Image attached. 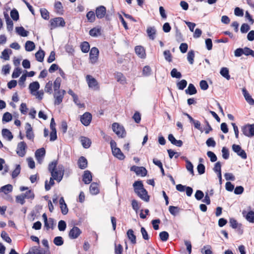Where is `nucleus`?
Returning <instances> with one entry per match:
<instances>
[{
  "label": "nucleus",
  "mask_w": 254,
  "mask_h": 254,
  "mask_svg": "<svg viewBox=\"0 0 254 254\" xmlns=\"http://www.w3.org/2000/svg\"><path fill=\"white\" fill-rule=\"evenodd\" d=\"M106 13V8L104 6L101 5L97 7L95 10L96 17L98 19H102L104 17Z\"/></svg>",
  "instance_id": "14"
},
{
  "label": "nucleus",
  "mask_w": 254,
  "mask_h": 254,
  "mask_svg": "<svg viewBox=\"0 0 254 254\" xmlns=\"http://www.w3.org/2000/svg\"><path fill=\"white\" fill-rule=\"evenodd\" d=\"M12 51L10 49H4L2 53L0 58L4 60H9V54H11Z\"/></svg>",
  "instance_id": "40"
},
{
  "label": "nucleus",
  "mask_w": 254,
  "mask_h": 254,
  "mask_svg": "<svg viewBox=\"0 0 254 254\" xmlns=\"http://www.w3.org/2000/svg\"><path fill=\"white\" fill-rule=\"evenodd\" d=\"M115 77L118 82H119L122 84H125L126 83V77L121 72H117L115 75Z\"/></svg>",
  "instance_id": "35"
},
{
  "label": "nucleus",
  "mask_w": 254,
  "mask_h": 254,
  "mask_svg": "<svg viewBox=\"0 0 254 254\" xmlns=\"http://www.w3.org/2000/svg\"><path fill=\"white\" fill-rule=\"evenodd\" d=\"M168 139L171 142L172 144L178 147H181L183 145L182 141L181 140L176 139L173 135L172 134H170L168 135Z\"/></svg>",
  "instance_id": "23"
},
{
  "label": "nucleus",
  "mask_w": 254,
  "mask_h": 254,
  "mask_svg": "<svg viewBox=\"0 0 254 254\" xmlns=\"http://www.w3.org/2000/svg\"><path fill=\"white\" fill-rule=\"evenodd\" d=\"M6 23L8 31H10L12 30L13 23L12 21L9 18L7 15V17H6Z\"/></svg>",
  "instance_id": "50"
},
{
  "label": "nucleus",
  "mask_w": 254,
  "mask_h": 254,
  "mask_svg": "<svg viewBox=\"0 0 254 254\" xmlns=\"http://www.w3.org/2000/svg\"><path fill=\"white\" fill-rule=\"evenodd\" d=\"M233 150L240 156L242 159H246L247 157V154L245 150L242 149L241 147L239 145L233 144L232 145Z\"/></svg>",
  "instance_id": "10"
},
{
  "label": "nucleus",
  "mask_w": 254,
  "mask_h": 254,
  "mask_svg": "<svg viewBox=\"0 0 254 254\" xmlns=\"http://www.w3.org/2000/svg\"><path fill=\"white\" fill-rule=\"evenodd\" d=\"M26 144L24 141L18 143L16 153L20 157H23L26 153Z\"/></svg>",
  "instance_id": "11"
},
{
  "label": "nucleus",
  "mask_w": 254,
  "mask_h": 254,
  "mask_svg": "<svg viewBox=\"0 0 254 254\" xmlns=\"http://www.w3.org/2000/svg\"><path fill=\"white\" fill-rule=\"evenodd\" d=\"M86 80L89 87L94 90H98L100 86L96 79L90 75L86 76Z\"/></svg>",
  "instance_id": "5"
},
{
  "label": "nucleus",
  "mask_w": 254,
  "mask_h": 254,
  "mask_svg": "<svg viewBox=\"0 0 254 254\" xmlns=\"http://www.w3.org/2000/svg\"><path fill=\"white\" fill-rule=\"evenodd\" d=\"M26 136L30 140H33L34 134L32 130V127L29 123H26L25 126Z\"/></svg>",
  "instance_id": "17"
},
{
  "label": "nucleus",
  "mask_w": 254,
  "mask_h": 254,
  "mask_svg": "<svg viewBox=\"0 0 254 254\" xmlns=\"http://www.w3.org/2000/svg\"><path fill=\"white\" fill-rule=\"evenodd\" d=\"M21 171V167L19 164H16L15 166V169L11 172V177L13 179L16 178L19 174H20Z\"/></svg>",
  "instance_id": "34"
},
{
  "label": "nucleus",
  "mask_w": 254,
  "mask_h": 254,
  "mask_svg": "<svg viewBox=\"0 0 254 254\" xmlns=\"http://www.w3.org/2000/svg\"><path fill=\"white\" fill-rule=\"evenodd\" d=\"M45 150L44 148L37 149L35 153V157L39 163H41L43 158L45 155Z\"/></svg>",
  "instance_id": "16"
},
{
  "label": "nucleus",
  "mask_w": 254,
  "mask_h": 254,
  "mask_svg": "<svg viewBox=\"0 0 254 254\" xmlns=\"http://www.w3.org/2000/svg\"><path fill=\"white\" fill-rule=\"evenodd\" d=\"M16 32L19 35L22 37H26L28 35V32L24 29V28L21 27H16L15 28Z\"/></svg>",
  "instance_id": "32"
},
{
  "label": "nucleus",
  "mask_w": 254,
  "mask_h": 254,
  "mask_svg": "<svg viewBox=\"0 0 254 254\" xmlns=\"http://www.w3.org/2000/svg\"><path fill=\"white\" fill-rule=\"evenodd\" d=\"M130 170L134 172L137 175H140L142 177L146 176L147 174L146 169L143 167L133 166L131 167Z\"/></svg>",
  "instance_id": "12"
},
{
  "label": "nucleus",
  "mask_w": 254,
  "mask_h": 254,
  "mask_svg": "<svg viewBox=\"0 0 254 254\" xmlns=\"http://www.w3.org/2000/svg\"><path fill=\"white\" fill-rule=\"evenodd\" d=\"M90 192L92 194H97L99 192L98 185L96 183H92L89 188Z\"/></svg>",
  "instance_id": "31"
},
{
  "label": "nucleus",
  "mask_w": 254,
  "mask_h": 254,
  "mask_svg": "<svg viewBox=\"0 0 254 254\" xmlns=\"http://www.w3.org/2000/svg\"><path fill=\"white\" fill-rule=\"evenodd\" d=\"M127 236L130 241V242L133 244H135L136 243V236L134 234V232L132 229H129L127 233Z\"/></svg>",
  "instance_id": "28"
},
{
  "label": "nucleus",
  "mask_w": 254,
  "mask_h": 254,
  "mask_svg": "<svg viewBox=\"0 0 254 254\" xmlns=\"http://www.w3.org/2000/svg\"><path fill=\"white\" fill-rule=\"evenodd\" d=\"M112 129L113 131L120 137H124L126 135V131L123 126L117 123L112 124Z\"/></svg>",
  "instance_id": "4"
},
{
  "label": "nucleus",
  "mask_w": 254,
  "mask_h": 254,
  "mask_svg": "<svg viewBox=\"0 0 254 254\" xmlns=\"http://www.w3.org/2000/svg\"><path fill=\"white\" fill-rule=\"evenodd\" d=\"M58 229L60 231H64L66 227V224L64 220H60L58 223Z\"/></svg>",
  "instance_id": "55"
},
{
  "label": "nucleus",
  "mask_w": 254,
  "mask_h": 254,
  "mask_svg": "<svg viewBox=\"0 0 254 254\" xmlns=\"http://www.w3.org/2000/svg\"><path fill=\"white\" fill-rule=\"evenodd\" d=\"M82 180L85 184H89L92 180V176L90 171H85L83 175Z\"/></svg>",
  "instance_id": "18"
},
{
  "label": "nucleus",
  "mask_w": 254,
  "mask_h": 254,
  "mask_svg": "<svg viewBox=\"0 0 254 254\" xmlns=\"http://www.w3.org/2000/svg\"><path fill=\"white\" fill-rule=\"evenodd\" d=\"M80 141L84 148H88L90 146L91 141L89 138L82 136L80 138Z\"/></svg>",
  "instance_id": "30"
},
{
  "label": "nucleus",
  "mask_w": 254,
  "mask_h": 254,
  "mask_svg": "<svg viewBox=\"0 0 254 254\" xmlns=\"http://www.w3.org/2000/svg\"><path fill=\"white\" fill-rule=\"evenodd\" d=\"M40 88V84L38 81H34L31 83L29 85V89L30 93L32 94L38 91Z\"/></svg>",
  "instance_id": "26"
},
{
  "label": "nucleus",
  "mask_w": 254,
  "mask_h": 254,
  "mask_svg": "<svg viewBox=\"0 0 254 254\" xmlns=\"http://www.w3.org/2000/svg\"><path fill=\"white\" fill-rule=\"evenodd\" d=\"M12 186L10 184H8L0 188V192H3L5 194H7L8 193L11 192L12 191Z\"/></svg>",
  "instance_id": "27"
},
{
  "label": "nucleus",
  "mask_w": 254,
  "mask_h": 254,
  "mask_svg": "<svg viewBox=\"0 0 254 254\" xmlns=\"http://www.w3.org/2000/svg\"><path fill=\"white\" fill-rule=\"evenodd\" d=\"M40 12L42 17L48 20L49 18V13L48 10L45 8H41L40 9Z\"/></svg>",
  "instance_id": "59"
},
{
  "label": "nucleus",
  "mask_w": 254,
  "mask_h": 254,
  "mask_svg": "<svg viewBox=\"0 0 254 254\" xmlns=\"http://www.w3.org/2000/svg\"><path fill=\"white\" fill-rule=\"evenodd\" d=\"M52 82L51 81H49L47 82L45 87V91L50 94L52 93Z\"/></svg>",
  "instance_id": "52"
},
{
  "label": "nucleus",
  "mask_w": 254,
  "mask_h": 254,
  "mask_svg": "<svg viewBox=\"0 0 254 254\" xmlns=\"http://www.w3.org/2000/svg\"><path fill=\"white\" fill-rule=\"evenodd\" d=\"M86 17L90 22H93L95 20V14L94 11H90L86 14Z\"/></svg>",
  "instance_id": "44"
},
{
  "label": "nucleus",
  "mask_w": 254,
  "mask_h": 254,
  "mask_svg": "<svg viewBox=\"0 0 254 254\" xmlns=\"http://www.w3.org/2000/svg\"><path fill=\"white\" fill-rule=\"evenodd\" d=\"M12 120L11 114L8 112L5 113L2 117V122H9Z\"/></svg>",
  "instance_id": "58"
},
{
  "label": "nucleus",
  "mask_w": 254,
  "mask_h": 254,
  "mask_svg": "<svg viewBox=\"0 0 254 254\" xmlns=\"http://www.w3.org/2000/svg\"><path fill=\"white\" fill-rule=\"evenodd\" d=\"M57 162L53 161L49 165V170L52 177L58 182H60L63 177L64 171V167L62 165H57Z\"/></svg>",
  "instance_id": "1"
},
{
  "label": "nucleus",
  "mask_w": 254,
  "mask_h": 254,
  "mask_svg": "<svg viewBox=\"0 0 254 254\" xmlns=\"http://www.w3.org/2000/svg\"><path fill=\"white\" fill-rule=\"evenodd\" d=\"M159 237L161 241L166 242L169 238V234L166 231H163L159 234Z\"/></svg>",
  "instance_id": "56"
},
{
  "label": "nucleus",
  "mask_w": 254,
  "mask_h": 254,
  "mask_svg": "<svg viewBox=\"0 0 254 254\" xmlns=\"http://www.w3.org/2000/svg\"><path fill=\"white\" fill-rule=\"evenodd\" d=\"M54 225V219L52 218H49L48 220H47V221L44 222V226L47 230L49 229L50 228L53 229Z\"/></svg>",
  "instance_id": "36"
},
{
  "label": "nucleus",
  "mask_w": 254,
  "mask_h": 254,
  "mask_svg": "<svg viewBox=\"0 0 254 254\" xmlns=\"http://www.w3.org/2000/svg\"><path fill=\"white\" fill-rule=\"evenodd\" d=\"M169 211L172 215L176 216L180 212V208L177 206H170Z\"/></svg>",
  "instance_id": "46"
},
{
  "label": "nucleus",
  "mask_w": 254,
  "mask_h": 254,
  "mask_svg": "<svg viewBox=\"0 0 254 254\" xmlns=\"http://www.w3.org/2000/svg\"><path fill=\"white\" fill-rule=\"evenodd\" d=\"M220 74L227 80L230 79V75L229 73V69L227 67H222L220 71Z\"/></svg>",
  "instance_id": "38"
},
{
  "label": "nucleus",
  "mask_w": 254,
  "mask_h": 254,
  "mask_svg": "<svg viewBox=\"0 0 254 254\" xmlns=\"http://www.w3.org/2000/svg\"><path fill=\"white\" fill-rule=\"evenodd\" d=\"M146 32L150 39L153 40L155 39L156 30L154 27H148L146 30Z\"/></svg>",
  "instance_id": "20"
},
{
  "label": "nucleus",
  "mask_w": 254,
  "mask_h": 254,
  "mask_svg": "<svg viewBox=\"0 0 254 254\" xmlns=\"http://www.w3.org/2000/svg\"><path fill=\"white\" fill-rule=\"evenodd\" d=\"M187 85V81L185 79H182L177 83V86L180 90H183Z\"/></svg>",
  "instance_id": "53"
},
{
  "label": "nucleus",
  "mask_w": 254,
  "mask_h": 254,
  "mask_svg": "<svg viewBox=\"0 0 254 254\" xmlns=\"http://www.w3.org/2000/svg\"><path fill=\"white\" fill-rule=\"evenodd\" d=\"M78 167L81 169H84L87 167V160L83 156L80 157L78 160Z\"/></svg>",
  "instance_id": "24"
},
{
  "label": "nucleus",
  "mask_w": 254,
  "mask_h": 254,
  "mask_svg": "<svg viewBox=\"0 0 254 254\" xmlns=\"http://www.w3.org/2000/svg\"><path fill=\"white\" fill-rule=\"evenodd\" d=\"M99 53V50L97 48L93 47L91 48L89 53V59L91 64H94L97 62Z\"/></svg>",
  "instance_id": "8"
},
{
  "label": "nucleus",
  "mask_w": 254,
  "mask_h": 254,
  "mask_svg": "<svg viewBox=\"0 0 254 254\" xmlns=\"http://www.w3.org/2000/svg\"><path fill=\"white\" fill-rule=\"evenodd\" d=\"M164 58L165 60L169 62H171L172 61V55L169 50H166L163 53Z\"/></svg>",
  "instance_id": "62"
},
{
  "label": "nucleus",
  "mask_w": 254,
  "mask_h": 254,
  "mask_svg": "<svg viewBox=\"0 0 254 254\" xmlns=\"http://www.w3.org/2000/svg\"><path fill=\"white\" fill-rule=\"evenodd\" d=\"M194 53L193 51H189L187 55V59L189 63L192 64L194 62Z\"/></svg>",
  "instance_id": "48"
},
{
  "label": "nucleus",
  "mask_w": 254,
  "mask_h": 254,
  "mask_svg": "<svg viewBox=\"0 0 254 254\" xmlns=\"http://www.w3.org/2000/svg\"><path fill=\"white\" fill-rule=\"evenodd\" d=\"M81 231L77 227H73L69 232V237L70 239H74L77 238L81 234Z\"/></svg>",
  "instance_id": "15"
},
{
  "label": "nucleus",
  "mask_w": 254,
  "mask_h": 254,
  "mask_svg": "<svg viewBox=\"0 0 254 254\" xmlns=\"http://www.w3.org/2000/svg\"><path fill=\"white\" fill-rule=\"evenodd\" d=\"M113 155L120 160H123L125 159V156L121 151V149L119 148H114L112 151Z\"/></svg>",
  "instance_id": "21"
},
{
  "label": "nucleus",
  "mask_w": 254,
  "mask_h": 254,
  "mask_svg": "<svg viewBox=\"0 0 254 254\" xmlns=\"http://www.w3.org/2000/svg\"><path fill=\"white\" fill-rule=\"evenodd\" d=\"M135 53L140 58L145 57V52L144 48L140 46H136L135 48Z\"/></svg>",
  "instance_id": "25"
},
{
  "label": "nucleus",
  "mask_w": 254,
  "mask_h": 254,
  "mask_svg": "<svg viewBox=\"0 0 254 254\" xmlns=\"http://www.w3.org/2000/svg\"><path fill=\"white\" fill-rule=\"evenodd\" d=\"M171 75L172 77L180 78L182 74L180 72L178 71L176 68H173L171 71Z\"/></svg>",
  "instance_id": "54"
},
{
  "label": "nucleus",
  "mask_w": 254,
  "mask_h": 254,
  "mask_svg": "<svg viewBox=\"0 0 254 254\" xmlns=\"http://www.w3.org/2000/svg\"><path fill=\"white\" fill-rule=\"evenodd\" d=\"M210 246H205L201 249V253L202 254H212V252L210 250Z\"/></svg>",
  "instance_id": "64"
},
{
  "label": "nucleus",
  "mask_w": 254,
  "mask_h": 254,
  "mask_svg": "<svg viewBox=\"0 0 254 254\" xmlns=\"http://www.w3.org/2000/svg\"><path fill=\"white\" fill-rule=\"evenodd\" d=\"M25 47L26 51L30 52L35 49V45L33 42L27 41L25 43Z\"/></svg>",
  "instance_id": "39"
},
{
  "label": "nucleus",
  "mask_w": 254,
  "mask_h": 254,
  "mask_svg": "<svg viewBox=\"0 0 254 254\" xmlns=\"http://www.w3.org/2000/svg\"><path fill=\"white\" fill-rule=\"evenodd\" d=\"M50 22L51 29L58 27H64L65 24L64 18L61 17L51 19Z\"/></svg>",
  "instance_id": "6"
},
{
  "label": "nucleus",
  "mask_w": 254,
  "mask_h": 254,
  "mask_svg": "<svg viewBox=\"0 0 254 254\" xmlns=\"http://www.w3.org/2000/svg\"><path fill=\"white\" fill-rule=\"evenodd\" d=\"M92 120V115L88 112L85 113L80 117V121L85 126H88Z\"/></svg>",
  "instance_id": "13"
},
{
  "label": "nucleus",
  "mask_w": 254,
  "mask_h": 254,
  "mask_svg": "<svg viewBox=\"0 0 254 254\" xmlns=\"http://www.w3.org/2000/svg\"><path fill=\"white\" fill-rule=\"evenodd\" d=\"M10 16L13 20L17 21L19 19V14L16 9H12L11 11Z\"/></svg>",
  "instance_id": "61"
},
{
  "label": "nucleus",
  "mask_w": 254,
  "mask_h": 254,
  "mask_svg": "<svg viewBox=\"0 0 254 254\" xmlns=\"http://www.w3.org/2000/svg\"><path fill=\"white\" fill-rule=\"evenodd\" d=\"M89 34L92 37H97L101 34V30L98 28H93L89 31Z\"/></svg>",
  "instance_id": "42"
},
{
  "label": "nucleus",
  "mask_w": 254,
  "mask_h": 254,
  "mask_svg": "<svg viewBox=\"0 0 254 254\" xmlns=\"http://www.w3.org/2000/svg\"><path fill=\"white\" fill-rule=\"evenodd\" d=\"M151 73V69L148 65L145 66L142 70V74L144 76H149Z\"/></svg>",
  "instance_id": "57"
},
{
  "label": "nucleus",
  "mask_w": 254,
  "mask_h": 254,
  "mask_svg": "<svg viewBox=\"0 0 254 254\" xmlns=\"http://www.w3.org/2000/svg\"><path fill=\"white\" fill-rule=\"evenodd\" d=\"M186 93L189 95H193L196 93L197 90L192 84H190L188 88L185 90Z\"/></svg>",
  "instance_id": "33"
},
{
  "label": "nucleus",
  "mask_w": 254,
  "mask_h": 254,
  "mask_svg": "<svg viewBox=\"0 0 254 254\" xmlns=\"http://www.w3.org/2000/svg\"><path fill=\"white\" fill-rule=\"evenodd\" d=\"M54 180L55 179L52 177L50 179L49 183L48 181H45V188L46 190H49L51 189V187L55 184Z\"/></svg>",
  "instance_id": "45"
},
{
  "label": "nucleus",
  "mask_w": 254,
  "mask_h": 254,
  "mask_svg": "<svg viewBox=\"0 0 254 254\" xmlns=\"http://www.w3.org/2000/svg\"><path fill=\"white\" fill-rule=\"evenodd\" d=\"M207 155L210 158V161L212 162H215L217 159L216 155L212 151H208L207 152Z\"/></svg>",
  "instance_id": "63"
},
{
  "label": "nucleus",
  "mask_w": 254,
  "mask_h": 254,
  "mask_svg": "<svg viewBox=\"0 0 254 254\" xmlns=\"http://www.w3.org/2000/svg\"><path fill=\"white\" fill-rule=\"evenodd\" d=\"M61 83V79L60 77H57L54 82V91H61L60 89Z\"/></svg>",
  "instance_id": "43"
},
{
  "label": "nucleus",
  "mask_w": 254,
  "mask_h": 254,
  "mask_svg": "<svg viewBox=\"0 0 254 254\" xmlns=\"http://www.w3.org/2000/svg\"><path fill=\"white\" fill-rule=\"evenodd\" d=\"M186 168L192 175H194L193 166L192 164L188 159L186 160Z\"/></svg>",
  "instance_id": "47"
},
{
  "label": "nucleus",
  "mask_w": 254,
  "mask_h": 254,
  "mask_svg": "<svg viewBox=\"0 0 254 254\" xmlns=\"http://www.w3.org/2000/svg\"><path fill=\"white\" fill-rule=\"evenodd\" d=\"M26 254H50L49 251L40 248L38 246L32 247Z\"/></svg>",
  "instance_id": "9"
},
{
  "label": "nucleus",
  "mask_w": 254,
  "mask_h": 254,
  "mask_svg": "<svg viewBox=\"0 0 254 254\" xmlns=\"http://www.w3.org/2000/svg\"><path fill=\"white\" fill-rule=\"evenodd\" d=\"M135 192L143 200L148 202L149 200V196L147 190L144 188L141 181H135L133 184Z\"/></svg>",
  "instance_id": "2"
},
{
  "label": "nucleus",
  "mask_w": 254,
  "mask_h": 254,
  "mask_svg": "<svg viewBox=\"0 0 254 254\" xmlns=\"http://www.w3.org/2000/svg\"><path fill=\"white\" fill-rule=\"evenodd\" d=\"M1 133L3 138L7 141H11L13 137L12 133L8 129H3L2 130Z\"/></svg>",
  "instance_id": "22"
},
{
  "label": "nucleus",
  "mask_w": 254,
  "mask_h": 254,
  "mask_svg": "<svg viewBox=\"0 0 254 254\" xmlns=\"http://www.w3.org/2000/svg\"><path fill=\"white\" fill-rule=\"evenodd\" d=\"M65 93L64 90H62L61 91H54V104L55 105H60L62 102Z\"/></svg>",
  "instance_id": "7"
},
{
  "label": "nucleus",
  "mask_w": 254,
  "mask_h": 254,
  "mask_svg": "<svg viewBox=\"0 0 254 254\" xmlns=\"http://www.w3.org/2000/svg\"><path fill=\"white\" fill-rule=\"evenodd\" d=\"M243 133L248 137H252L254 136V124H248L241 127Z\"/></svg>",
  "instance_id": "3"
},
{
  "label": "nucleus",
  "mask_w": 254,
  "mask_h": 254,
  "mask_svg": "<svg viewBox=\"0 0 254 254\" xmlns=\"http://www.w3.org/2000/svg\"><path fill=\"white\" fill-rule=\"evenodd\" d=\"M45 56V52L42 50H39L36 54L35 57L36 60L39 62H42L44 60Z\"/></svg>",
  "instance_id": "37"
},
{
  "label": "nucleus",
  "mask_w": 254,
  "mask_h": 254,
  "mask_svg": "<svg viewBox=\"0 0 254 254\" xmlns=\"http://www.w3.org/2000/svg\"><path fill=\"white\" fill-rule=\"evenodd\" d=\"M246 219L251 223H254V212L249 211L246 216Z\"/></svg>",
  "instance_id": "51"
},
{
  "label": "nucleus",
  "mask_w": 254,
  "mask_h": 254,
  "mask_svg": "<svg viewBox=\"0 0 254 254\" xmlns=\"http://www.w3.org/2000/svg\"><path fill=\"white\" fill-rule=\"evenodd\" d=\"M53 242L55 245L60 246L63 245L64 240L62 237L57 236L54 238Z\"/></svg>",
  "instance_id": "49"
},
{
  "label": "nucleus",
  "mask_w": 254,
  "mask_h": 254,
  "mask_svg": "<svg viewBox=\"0 0 254 254\" xmlns=\"http://www.w3.org/2000/svg\"><path fill=\"white\" fill-rule=\"evenodd\" d=\"M243 94L246 101L251 105H254V99H253L246 88L242 89Z\"/></svg>",
  "instance_id": "19"
},
{
  "label": "nucleus",
  "mask_w": 254,
  "mask_h": 254,
  "mask_svg": "<svg viewBox=\"0 0 254 254\" xmlns=\"http://www.w3.org/2000/svg\"><path fill=\"white\" fill-rule=\"evenodd\" d=\"M80 48L83 53H86L90 50L89 44L87 42H83L80 45Z\"/></svg>",
  "instance_id": "41"
},
{
  "label": "nucleus",
  "mask_w": 254,
  "mask_h": 254,
  "mask_svg": "<svg viewBox=\"0 0 254 254\" xmlns=\"http://www.w3.org/2000/svg\"><path fill=\"white\" fill-rule=\"evenodd\" d=\"M229 223L230 226L233 229H237L238 231L241 230V224H239L234 218H230L229 220Z\"/></svg>",
  "instance_id": "29"
},
{
  "label": "nucleus",
  "mask_w": 254,
  "mask_h": 254,
  "mask_svg": "<svg viewBox=\"0 0 254 254\" xmlns=\"http://www.w3.org/2000/svg\"><path fill=\"white\" fill-rule=\"evenodd\" d=\"M243 53L244 55L246 56L251 55L253 56L254 55V51L248 47H245L243 48Z\"/></svg>",
  "instance_id": "60"
}]
</instances>
